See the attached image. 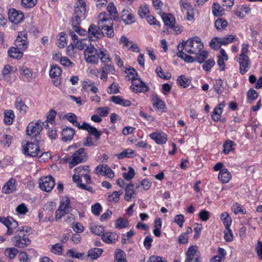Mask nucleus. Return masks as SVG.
<instances>
[{
	"instance_id": "f257e3e1",
	"label": "nucleus",
	"mask_w": 262,
	"mask_h": 262,
	"mask_svg": "<svg viewBox=\"0 0 262 262\" xmlns=\"http://www.w3.org/2000/svg\"><path fill=\"white\" fill-rule=\"evenodd\" d=\"M203 48V43L198 36L189 38L187 41L179 43L177 47L178 50H184L186 53L194 55L200 53Z\"/></svg>"
},
{
	"instance_id": "f03ea898",
	"label": "nucleus",
	"mask_w": 262,
	"mask_h": 262,
	"mask_svg": "<svg viewBox=\"0 0 262 262\" xmlns=\"http://www.w3.org/2000/svg\"><path fill=\"white\" fill-rule=\"evenodd\" d=\"M30 231L28 227H20L15 232V235L11 238L12 245L15 247L24 248L31 243L27 233Z\"/></svg>"
},
{
	"instance_id": "7ed1b4c3",
	"label": "nucleus",
	"mask_w": 262,
	"mask_h": 262,
	"mask_svg": "<svg viewBox=\"0 0 262 262\" xmlns=\"http://www.w3.org/2000/svg\"><path fill=\"white\" fill-rule=\"evenodd\" d=\"M106 13H100L98 16V26L102 30L106 31L105 35L109 38L114 36L113 23L111 19L106 17Z\"/></svg>"
},
{
	"instance_id": "20e7f679",
	"label": "nucleus",
	"mask_w": 262,
	"mask_h": 262,
	"mask_svg": "<svg viewBox=\"0 0 262 262\" xmlns=\"http://www.w3.org/2000/svg\"><path fill=\"white\" fill-rule=\"evenodd\" d=\"M86 12V4L84 1H78L72 16V25H79L82 20L85 18Z\"/></svg>"
},
{
	"instance_id": "39448f33",
	"label": "nucleus",
	"mask_w": 262,
	"mask_h": 262,
	"mask_svg": "<svg viewBox=\"0 0 262 262\" xmlns=\"http://www.w3.org/2000/svg\"><path fill=\"white\" fill-rule=\"evenodd\" d=\"M87 154L85 151L84 148H80L73 153L70 159H66L69 162V166L70 168H72L76 165L84 162L87 160Z\"/></svg>"
},
{
	"instance_id": "423d86ee",
	"label": "nucleus",
	"mask_w": 262,
	"mask_h": 262,
	"mask_svg": "<svg viewBox=\"0 0 262 262\" xmlns=\"http://www.w3.org/2000/svg\"><path fill=\"white\" fill-rule=\"evenodd\" d=\"M235 40V36L232 34L223 37H216L212 38L210 43V47L214 50H218L223 45H227Z\"/></svg>"
},
{
	"instance_id": "0eeeda50",
	"label": "nucleus",
	"mask_w": 262,
	"mask_h": 262,
	"mask_svg": "<svg viewBox=\"0 0 262 262\" xmlns=\"http://www.w3.org/2000/svg\"><path fill=\"white\" fill-rule=\"evenodd\" d=\"M84 57L88 63L97 64L99 61L98 50L90 43V46L84 51Z\"/></svg>"
},
{
	"instance_id": "6e6552de",
	"label": "nucleus",
	"mask_w": 262,
	"mask_h": 262,
	"mask_svg": "<svg viewBox=\"0 0 262 262\" xmlns=\"http://www.w3.org/2000/svg\"><path fill=\"white\" fill-rule=\"evenodd\" d=\"M55 184V180L51 176L42 177L39 180V188L46 192H50L54 188Z\"/></svg>"
},
{
	"instance_id": "1a4fd4ad",
	"label": "nucleus",
	"mask_w": 262,
	"mask_h": 262,
	"mask_svg": "<svg viewBox=\"0 0 262 262\" xmlns=\"http://www.w3.org/2000/svg\"><path fill=\"white\" fill-rule=\"evenodd\" d=\"M44 126L40 121H38L36 122L30 123L26 129L27 135L33 137H37L40 134Z\"/></svg>"
},
{
	"instance_id": "9d476101",
	"label": "nucleus",
	"mask_w": 262,
	"mask_h": 262,
	"mask_svg": "<svg viewBox=\"0 0 262 262\" xmlns=\"http://www.w3.org/2000/svg\"><path fill=\"white\" fill-rule=\"evenodd\" d=\"M22 147L24 154L31 157H36L40 152L39 146L32 142H27Z\"/></svg>"
},
{
	"instance_id": "9b49d317",
	"label": "nucleus",
	"mask_w": 262,
	"mask_h": 262,
	"mask_svg": "<svg viewBox=\"0 0 262 262\" xmlns=\"http://www.w3.org/2000/svg\"><path fill=\"white\" fill-rule=\"evenodd\" d=\"M0 222L7 227L6 234L8 235H11L15 232L14 230L18 226L17 222L11 217H0Z\"/></svg>"
},
{
	"instance_id": "f8f14e48",
	"label": "nucleus",
	"mask_w": 262,
	"mask_h": 262,
	"mask_svg": "<svg viewBox=\"0 0 262 262\" xmlns=\"http://www.w3.org/2000/svg\"><path fill=\"white\" fill-rule=\"evenodd\" d=\"M88 36L90 40H94L102 38L105 36L101 30L99 28L98 26H97L94 24L91 25L88 29Z\"/></svg>"
},
{
	"instance_id": "ddd939ff",
	"label": "nucleus",
	"mask_w": 262,
	"mask_h": 262,
	"mask_svg": "<svg viewBox=\"0 0 262 262\" xmlns=\"http://www.w3.org/2000/svg\"><path fill=\"white\" fill-rule=\"evenodd\" d=\"M236 60L239 64V72L242 75L246 74L250 66V61L248 56H237L235 57Z\"/></svg>"
},
{
	"instance_id": "4468645a",
	"label": "nucleus",
	"mask_w": 262,
	"mask_h": 262,
	"mask_svg": "<svg viewBox=\"0 0 262 262\" xmlns=\"http://www.w3.org/2000/svg\"><path fill=\"white\" fill-rule=\"evenodd\" d=\"M27 38V33L25 31L19 32L15 40V46L21 50H25L28 48Z\"/></svg>"
},
{
	"instance_id": "2eb2a0df",
	"label": "nucleus",
	"mask_w": 262,
	"mask_h": 262,
	"mask_svg": "<svg viewBox=\"0 0 262 262\" xmlns=\"http://www.w3.org/2000/svg\"><path fill=\"white\" fill-rule=\"evenodd\" d=\"M132 89L135 93L146 92L149 88L140 79L136 78L132 80Z\"/></svg>"
},
{
	"instance_id": "dca6fc26",
	"label": "nucleus",
	"mask_w": 262,
	"mask_h": 262,
	"mask_svg": "<svg viewBox=\"0 0 262 262\" xmlns=\"http://www.w3.org/2000/svg\"><path fill=\"white\" fill-rule=\"evenodd\" d=\"M96 173L98 174L104 176L108 178L112 179L114 177V173L111 168L106 164H100L95 168Z\"/></svg>"
},
{
	"instance_id": "f3484780",
	"label": "nucleus",
	"mask_w": 262,
	"mask_h": 262,
	"mask_svg": "<svg viewBox=\"0 0 262 262\" xmlns=\"http://www.w3.org/2000/svg\"><path fill=\"white\" fill-rule=\"evenodd\" d=\"M9 19L10 21L14 24L19 23L24 18V13L20 11L15 9H11L8 12Z\"/></svg>"
},
{
	"instance_id": "a211bd4d",
	"label": "nucleus",
	"mask_w": 262,
	"mask_h": 262,
	"mask_svg": "<svg viewBox=\"0 0 262 262\" xmlns=\"http://www.w3.org/2000/svg\"><path fill=\"white\" fill-rule=\"evenodd\" d=\"M115 68L111 62L104 64V66L101 69L100 78L101 79L106 81L107 79V75L109 74H114Z\"/></svg>"
},
{
	"instance_id": "6ab92c4d",
	"label": "nucleus",
	"mask_w": 262,
	"mask_h": 262,
	"mask_svg": "<svg viewBox=\"0 0 262 262\" xmlns=\"http://www.w3.org/2000/svg\"><path fill=\"white\" fill-rule=\"evenodd\" d=\"M121 18L125 25H129L135 22V17L128 9H123L121 13Z\"/></svg>"
},
{
	"instance_id": "aec40b11",
	"label": "nucleus",
	"mask_w": 262,
	"mask_h": 262,
	"mask_svg": "<svg viewBox=\"0 0 262 262\" xmlns=\"http://www.w3.org/2000/svg\"><path fill=\"white\" fill-rule=\"evenodd\" d=\"M81 129L86 130L90 134L95 136L96 139H98L101 135V132L98 130L96 128L91 126L87 123L83 122L81 125Z\"/></svg>"
},
{
	"instance_id": "412c9836",
	"label": "nucleus",
	"mask_w": 262,
	"mask_h": 262,
	"mask_svg": "<svg viewBox=\"0 0 262 262\" xmlns=\"http://www.w3.org/2000/svg\"><path fill=\"white\" fill-rule=\"evenodd\" d=\"M16 180L13 178H11L8 182H7L2 188V192L6 194H9L16 189L15 184Z\"/></svg>"
},
{
	"instance_id": "4be33fe9",
	"label": "nucleus",
	"mask_w": 262,
	"mask_h": 262,
	"mask_svg": "<svg viewBox=\"0 0 262 262\" xmlns=\"http://www.w3.org/2000/svg\"><path fill=\"white\" fill-rule=\"evenodd\" d=\"M149 136L159 144L165 143L167 141L166 135L164 133L155 132L150 134Z\"/></svg>"
},
{
	"instance_id": "5701e85b",
	"label": "nucleus",
	"mask_w": 262,
	"mask_h": 262,
	"mask_svg": "<svg viewBox=\"0 0 262 262\" xmlns=\"http://www.w3.org/2000/svg\"><path fill=\"white\" fill-rule=\"evenodd\" d=\"M118 238V235L115 232H107L102 234V239L107 244L114 243Z\"/></svg>"
},
{
	"instance_id": "b1692460",
	"label": "nucleus",
	"mask_w": 262,
	"mask_h": 262,
	"mask_svg": "<svg viewBox=\"0 0 262 262\" xmlns=\"http://www.w3.org/2000/svg\"><path fill=\"white\" fill-rule=\"evenodd\" d=\"M58 208L66 214H68L72 211V207L70 206V200L68 197H65L60 202Z\"/></svg>"
},
{
	"instance_id": "393cba45",
	"label": "nucleus",
	"mask_w": 262,
	"mask_h": 262,
	"mask_svg": "<svg viewBox=\"0 0 262 262\" xmlns=\"http://www.w3.org/2000/svg\"><path fill=\"white\" fill-rule=\"evenodd\" d=\"M198 247L195 246L189 247L186 254L185 262H192L198 256L196 255Z\"/></svg>"
},
{
	"instance_id": "a878e982",
	"label": "nucleus",
	"mask_w": 262,
	"mask_h": 262,
	"mask_svg": "<svg viewBox=\"0 0 262 262\" xmlns=\"http://www.w3.org/2000/svg\"><path fill=\"white\" fill-rule=\"evenodd\" d=\"M231 174L226 168L222 169L219 173L218 178L223 183H228L231 179Z\"/></svg>"
},
{
	"instance_id": "bb28decb",
	"label": "nucleus",
	"mask_w": 262,
	"mask_h": 262,
	"mask_svg": "<svg viewBox=\"0 0 262 262\" xmlns=\"http://www.w3.org/2000/svg\"><path fill=\"white\" fill-rule=\"evenodd\" d=\"M98 56L99 59L104 64L111 62L110 54L106 50L101 49L98 50Z\"/></svg>"
},
{
	"instance_id": "cd10ccee",
	"label": "nucleus",
	"mask_w": 262,
	"mask_h": 262,
	"mask_svg": "<svg viewBox=\"0 0 262 262\" xmlns=\"http://www.w3.org/2000/svg\"><path fill=\"white\" fill-rule=\"evenodd\" d=\"M75 133V130L72 128L66 127L63 128L62 131V140L67 141L72 139Z\"/></svg>"
},
{
	"instance_id": "c85d7f7f",
	"label": "nucleus",
	"mask_w": 262,
	"mask_h": 262,
	"mask_svg": "<svg viewBox=\"0 0 262 262\" xmlns=\"http://www.w3.org/2000/svg\"><path fill=\"white\" fill-rule=\"evenodd\" d=\"M135 194L136 192L134 190V184L132 183H130L127 185L125 188V194L124 196L125 200L127 202L129 201L133 198H134V195Z\"/></svg>"
},
{
	"instance_id": "c756f323",
	"label": "nucleus",
	"mask_w": 262,
	"mask_h": 262,
	"mask_svg": "<svg viewBox=\"0 0 262 262\" xmlns=\"http://www.w3.org/2000/svg\"><path fill=\"white\" fill-rule=\"evenodd\" d=\"M111 100L116 104L121 105L123 106H128L130 105L129 101L124 99L119 96H113L111 98Z\"/></svg>"
},
{
	"instance_id": "7c9ffc66",
	"label": "nucleus",
	"mask_w": 262,
	"mask_h": 262,
	"mask_svg": "<svg viewBox=\"0 0 262 262\" xmlns=\"http://www.w3.org/2000/svg\"><path fill=\"white\" fill-rule=\"evenodd\" d=\"M103 250L100 248H92L88 251V257H90L92 260L97 259L103 252Z\"/></svg>"
},
{
	"instance_id": "2f4dec72",
	"label": "nucleus",
	"mask_w": 262,
	"mask_h": 262,
	"mask_svg": "<svg viewBox=\"0 0 262 262\" xmlns=\"http://www.w3.org/2000/svg\"><path fill=\"white\" fill-rule=\"evenodd\" d=\"M20 49L17 47H12L8 50V54L11 57L16 59L20 58L23 55V53L20 51Z\"/></svg>"
},
{
	"instance_id": "473e14b6",
	"label": "nucleus",
	"mask_w": 262,
	"mask_h": 262,
	"mask_svg": "<svg viewBox=\"0 0 262 262\" xmlns=\"http://www.w3.org/2000/svg\"><path fill=\"white\" fill-rule=\"evenodd\" d=\"M64 118L79 129L81 128V125L77 122V116L74 114L72 113H68L64 116Z\"/></svg>"
},
{
	"instance_id": "72a5a7b5",
	"label": "nucleus",
	"mask_w": 262,
	"mask_h": 262,
	"mask_svg": "<svg viewBox=\"0 0 262 262\" xmlns=\"http://www.w3.org/2000/svg\"><path fill=\"white\" fill-rule=\"evenodd\" d=\"M56 113L53 110H51L48 114L47 118V120L44 122H41L42 125L46 128H49V123H50L52 125L53 124L55 121V118L56 116Z\"/></svg>"
},
{
	"instance_id": "f704fd0d",
	"label": "nucleus",
	"mask_w": 262,
	"mask_h": 262,
	"mask_svg": "<svg viewBox=\"0 0 262 262\" xmlns=\"http://www.w3.org/2000/svg\"><path fill=\"white\" fill-rule=\"evenodd\" d=\"M15 107L19 111L20 113L25 114L27 110V106L23 101L20 97H17L15 102Z\"/></svg>"
},
{
	"instance_id": "c9c22d12",
	"label": "nucleus",
	"mask_w": 262,
	"mask_h": 262,
	"mask_svg": "<svg viewBox=\"0 0 262 262\" xmlns=\"http://www.w3.org/2000/svg\"><path fill=\"white\" fill-rule=\"evenodd\" d=\"M162 19L165 25L168 27H171L173 26L175 23V19L174 17L170 14H164L162 16Z\"/></svg>"
},
{
	"instance_id": "e433bc0d",
	"label": "nucleus",
	"mask_w": 262,
	"mask_h": 262,
	"mask_svg": "<svg viewBox=\"0 0 262 262\" xmlns=\"http://www.w3.org/2000/svg\"><path fill=\"white\" fill-rule=\"evenodd\" d=\"M90 39H82L76 41L75 47L80 50H85L88 47L90 46Z\"/></svg>"
},
{
	"instance_id": "4c0bfd02",
	"label": "nucleus",
	"mask_w": 262,
	"mask_h": 262,
	"mask_svg": "<svg viewBox=\"0 0 262 262\" xmlns=\"http://www.w3.org/2000/svg\"><path fill=\"white\" fill-rule=\"evenodd\" d=\"M183 50H178L179 52L178 53L177 55L179 57L184 59L187 62L192 63L194 61H196L195 57H193L190 55H187L186 53L183 51Z\"/></svg>"
},
{
	"instance_id": "58836bf2",
	"label": "nucleus",
	"mask_w": 262,
	"mask_h": 262,
	"mask_svg": "<svg viewBox=\"0 0 262 262\" xmlns=\"http://www.w3.org/2000/svg\"><path fill=\"white\" fill-rule=\"evenodd\" d=\"M214 25L217 30L222 31L227 27L228 22L222 18H219L215 21Z\"/></svg>"
},
{
	"instance_id": "ea45409f",
	"label": "nucleus",
	"mask_w": 262,
	"mask_h": 262,
	"mask_svg": "<svg viewBox=\"0 0 262 262\" xmlns=\"http://www.w3.org/2000/svg\"><path fill=\"white\" fill-rule=\"evenodd\" d=\"M107 11L113 16L114 20H117L119 18V15L117 13L116 7L113 3H111L108 5Z\"/></svg>"
},
{
	"instance_id": "a19ab883",
	"label": "nucleus",
	"mask_w": 262,
	"mask_h": 262,
	"mask_svg": "<svg viewBox=\"0 0 262 262\" xmlns=\"http://www.w3.org/2000/svg\"><path fill=\"white\" fill-rule=\"evenodd\" d=\"M61 74V70L57 65H52L50 71V76L52 78L58 77Z\"/></svg>"
},
{
	"instance_id": "79ce46f5",
	"label": "nucleus",
	"mask_w": 262,
	"mask_h": 262,
	"mask_svg": "<svg viewBox=\"0 0 262 262\" xmlns=\"http://www.w3.org/2000/svg\"><path fill=\"white\" fill-rule=\"evenodd\" d=\"M14 115L11 110H7L5 112L4 122L8 125L11 124L13 121Z\"/></svg>"
},
{
	"instance_id": "37998d69",
	"label": "nucleus",
	"mask_w": 262,
	"mask_h": 262,
	"mask_svg": "<svg viewBox=\"0 0 262 262\" xmlns=\"http://www.w3.org/2000/svg\"><path fill=\"white\" fill-rule=\"evenodd\" d=\"M89 88H90V91L91 93L96 94L98 92V89L95 86L93 82H91L90 81H84L83 89L86 91Z\"/></svg>"
},
{
	"instance_id": "c03bdc74",
	"label": "nucleus",
	"mask_w": 262,
	"mask_h": 262,
	"mask_svg": "<svg viewBox=\"0 0 262 262\" xmlns=\"http://www.w3.org/2000/svg\"><path fill=\"white\" fill-rule=\"evenodd\" d=\"M17 253L18 250L12 247L6 248L4 251L5 255L9 259H12L14 258Z\"/></svg>"
},
{
	"instance_id": "a18cd8bd",
	"label": "nucleus",
	"mask_w": 262,
	"mask_h": 262,
	"mask_svg": "<svg viewBox=\"0 0 262 262\" xmlns=\"http://www.w3.org/2000/svg\"><path fill=\"white\" fill-rule=\"evenodd\" d=\"M221 219L223 221L225 228L230 227L232 220L227 212H224L222 213L221 215Z\"/></svg>"
},
{
	"instance_id": "49530a36",
	"label": "nucleus",
	"mask_w": 262,
	"mask_h": 262,
	"mask_svg": "<svg viewBox=\"0 0 262 262\" xmlns=\"http://www.w3.org/2000/svg\"><path fill=\"white\" fill-rule=\"evenodd\" d=\"M128 222L126 219L119 218L115 222V227L118 229H122L128 226Z\"/></svg>"
},
{
	"instance_id": "de8ad7c7",
	"label": "nucleus",
	"mask_w": 262,
	"mask_h": 262,
	"mask_svg": "<svg viewBox=\"0 0 262 262\" xmlns=\"http://www.w3.org/2000/svg\"><path fill=\"white\" fill-rule=\"evenodd\" d=\"M123 191L119 190L118 191H114L112 194L108 196V200L110 202H117L120 198V195L122 194Z\"/></svg>"
},
{
	"instance_id": "09e8293b",
	"label": "nucleus",
	"mask_w": 262,
	"mask_h": 262,
	"mask_svg": "<svg viewBox=\"0 0 262 262\" xmlns=\"http://www.w3.org/2000/svg\"><path fill=\"white\" fill-rule=\"evenodd\" d=\"M49 248L51 252L58 255L61 254L62 252V246L60 244H56L55 245H51Z\"/></svg>"
},
{
	"instance_id": "8fccbe9b",
	"label": "nucleus",
	"mask_w": 262,
	"mask_h": 262,
	"mask_svg": "<svg viewBox=\"0 0 262 262\" xmlns=\"http://www.w3.org/2000/svg\"><path fill=\"white\" fill-rule=\"evenodd\" d=\"M177 82L181 86L184 88L188 87L190 84L189 80L184 75L179 76Z\"/></svg>"
},
{
	"instance_id": "3c124183",
	"label": "nucleus",
	"mask_w": 262,
	"mask_h": 262,
	"mask_svg": "<svg viewBox=\"0 0 262 262\" xmlns=\"http://www.w3.org/2000/svg\"><path fill=\"white\" fill-rule=\"evenodd\" d=\"M37 1V0H21V4L24 8L30 9L36 5Z\"/></svg>"
},
{
	"instance_id": "603ef678",
	"label": "nucleus",
	"mask_w": 262,
	"mask_h": 262,
	"mask_svg": "<svg viewBox=\"0 0 262 262\" xmlns=\"http://www.w3.org/2000/svg\"><path fill=\"white\" fill-rule=\"evenodd\" d=\"M67 254L73 258L82 259L84 258V254L83 253H78L74 249H70L67 251Z\"/></svg>"
},
{
	"instance_id": "864d4df0",
	"label": "nucleus",
	"mask_w": 262,
	"mask_h": 262,
	"mask_svg": "<svg viewBox=\"0 0 262 262\" xmlns=\"http://www.w3.org/2000/svg\"><path fill=\"white\" fill-rule=\"evenodd\" d=\"M224 9L218 4L214 3L212 6V13L214 15L221 16L224 13Z\"/></svg>"
},
{
	"instance_id": "5fc2aeb1",
	"label": "nucleus",
	"mask_w": 262,
	"mask_h": 262,
	"mask_svg": "<svg viewBox=\"0 0 262 262\" xmlns=\"http://www.w3.org/2000/svg\"><path fill=\"white\" fill-rule=\"evenodd\" d=\"M235 144L231 140H227L224 144V152L226 154H228L230 151L233 150V146Z\"/></svg>"
},
{
	"instance_id": "6e6d98bb",
	"label": "nucleus",
	"mask_w": 262,
	"mask_h": 262,
	"mask_svg": "<svg viewBox=\"0 0 262 262\" xmlns=\"http://www.w3.org/2000/svg\"><path fill=\"white\" fill-rule=\"evenodd\" d=\"M126 74H127L126 76V78L128 80H132L136 79L137 76V71L133 68H129L125 71Z\"/></svg>"
},
{
	"instance_id": "4d7b16f0",
	"label": "nucleus",
	"mask_w": 262,
	"mask_h": 262,
	"mask_svg": "<svg viewBox=\"0 0 262 262\" xmlns=\"http://www.w3.org/2000/svg\"><path fill=\"white\" fill-rule=\"evenodd\" d=\"M66 33L64 32H60L59 34V39L58 42V47L60 48H63L67 45Z\"/></svg>"
},
{
	"instance_id": "13d9d810",
	"label": "nucleus",
	"mask_w": 262,
	"mask_h": 262,
	"mask_svg": "<svg viewBox=\"0 0 262 262\" xmlns=\"http://www.w3.org/2000/svg\"><path fill=\"white\" fill-rule=\"evenodd\" d=\"M195 57L196 61L199 63L204 62L208 57V53L206 51H201Z\"/></svg>"
},
{
	"instance_id": "bf43d9fd",
	"label": "nucleus",
	"mask_w": 262,
	"mask_h": 262,
	"mask_svg": "<svg viewBox=\"0 0 262 262\" xmlns=\"http://www.w3.org/2000/svg\"><path fill=\"white\" fill-rule=\"evenodd\" d=\"M60 64L68 68H70L74 66V63L70 61L67 57H61L60 60Z\"/></svg>"
},
{
	"instance_id": "052dcab7",
	"label": "nucleus",
	"mask_w": 262,
	"mask_h": 262,
	"mask_svg": "<svg viewBox=\"0 0 262 262\" xmlns=\"http://www.w3.org/2000/svg\"><path fill=\"white\" fill-rule=\"evenodd\" d=\"M91 230L94 234L100 235L101 234L103 233L104 229V227L101 226L93 225L91 227Z\"/></svg>"
},
{
	"instance_id": "680f3d73",
	"label": "nucleus",
	"mask_w": 262,
	"mask_h": 262,
	"mask_svg": "<svg viewBox=\"0 0 262 262\" xmlns=\"http://www.w3.org/2000/svg\"><path fill=\"white\" fill-rule=\"evenodd\" d=\"M156 72L160 77L164 79H168L171 76L170 74L168 72L165 74L161 67H157Z\"/></svg>"
},
{
	"instance_id": "e2e57ef3",
	"label": "nucleus",
	"mask_w": 262,
	"mask_h": 262,
	"mask_svg": "<svg viewBox=\"0 0 262 262\" xmlns=\"http://www.w3.org/2000/svg\"><path fill=\"white\" fill-rule=\"evenodd\" d=\"M134 154V151L131 149H126L124 150L122 152L118 155L119 159H122L125 157L130 158L132 157V155Z\"/></svg>"
},
{
	"instance_id": "0e129e2a",
	"label": "nucleus",
	"mask_w": 262,
	"mask_h": 262,
	"mask_svg": "<svg viewBox=\"0 0 262 262\" xmlns=\"http://www.w3.org/2000/svg\"><path fill=\"white\" fill-rule=\"evenodd\" d=\"M223 111L220 109V108H217L216 107L214 109L212 115V118L214 121H217L219 120L221 117V114H222Z\"/></svg>"
},
{
	"instance_id": "69168bd1",
	"label": "nucleus",
	"mask_w": 262,
	"mask_h": 262,
	"mask_svg": "<svg viewBox=\"0 0 262 262\" xmlns=\"http://www.w3.org/2000/svg\"><path fill=\"white\" fill-rule=\"evenodd\" d=\"M215 64V61L213 59H209L203 65V69L206 71H209Z\"/></svg>"
},
{
	"instance_id": "338daca9",
	"label": "nucleus",
	"mask_w": 262,
	"mask_h": 262,
	"mask_svg": "<svg viewBox=\"0 0 262 262\" xmlns=\"http://www.w3.org/2000/svg\"><path fill=\"white\" fill-rule=\"evenodd\" d=\"M255 250L258 258L262 260V242L258 241L255 246Z\"/></svg>"
},
{
	"instance_id": "774afa93",
	"label": "nucleus",
	"mask_w": 262,
	"mask_h": 262,
	"mask_svg": "<svg viewBox=\"0 0 262 262\" xmlns=\"http://www.w3.org/2000/svg\"><path fill=\"white\" fill-rule=\"evenodd\" d=\"M147 262H167L166 258L157 255L150 256Z\"/></svg>"
}]
</instances>
